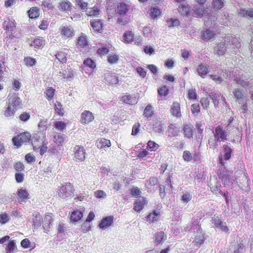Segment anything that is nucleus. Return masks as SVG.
Segmentation results:
<instances>
[{
	"instance_id": "nucleus-45",
	"label": "nucleus",
	"mask_w": 253,
	"mask_h": 253,
	"mask_svg": "<svg viewBox=\"0 0 253 253\" xmlns=\"http://www.w3.org/2000/svg\"><path fill=\"white\" fill-rule=\"evenodd\" d=\"M86 14L89 16H97L99 13V9L96 6H94L89 10H86Z\"/></svg>"
},
{
	"instance_id": "nucleus-23",
	"label": "nucleus",
	"mask_w": 253,
	"mask_h": 253,
	"mask_svg": "<svg viewBox=\"0 0 253 253\" xmlns=\"http://www.w3.org/2000/svg\"><path fill=\"white\" fill-rule=\"evenodd\" d=\"M182 131L184 133V137H186L187 138H193V127L190 125L188 124H186L184 125L183 128H182Z\"/></svg>"
},
{
	"instance_id": "nucleus-44",
	"label": "nucleus",
	"mask_w": 253,
	"mask_h": 253,
	"mask_svg": "<svg viewBox=\"0 0 253 253\" xmlns=\"http://www.w3.org/2000/svg\"><path fill=\"white\" fill-rule=\"evenodd\" d=\"M159 147V146L158 144L153 141L150 140L147 143L146 149L151 151H155L158 149Z\"/></svg>"
},
{
	"instance_id": "nucleus-8",
	"label": "nucleus",
	"mask_w": 253,
	"mask_h": 253,
	"mask_svg": "<svg viewBox=\"0 0 253 253\" xmlns=\"http://www.w3.org/2000/svg\"><path fill=\"white\" fill-rule=\"evenodd\" d=\"M209 96L212 99L215 108H218L220 106H224L226 103L225 97L219 92H211Z\"/></svg>"
},
{
	"instance_id": "nucleus-56",
	"label": "nucleus",
	"mask_w": 253,
	"mask_h": 253,
	"mask_svg": "<svg viewBox=\"0 0 253 253\" xmlns=\"http://www.w3.org/2000/svg\"><path fill=\"white\" fill-rule=\"evenodd\" d=\"M133 98L132 96L130 95H125L121 97V100L125 103L131 104L133 103Z\"/></svg>"
},
{
	"instance_id": "nucleus-52",
	"label": "nucleus",
	"mask_w": 253,
	"mask_h": 253,
	"mask_svg": "<svg viewBox=\"0 0 253 253\" xmlns=\"http://www.w3.org/2000/svg\"><path fill=\"white\" fill-rule=\"evenodd\" d=\"M192 198V195L190 193L185 192L181 196V200L183 203L187 204L191 200Z\"/></svg>"
},
{
	"instance_id": "nucleus-3",
	"label": "nucleus",
	"mask_w": 253,
	"mask_h": 253,
	"mask_svg": "<svg viewBox=\"0 0 253 253\" xmlns=\"http://www.w3.org/2000/svg\"><path fill=\"white\" fill-rule=\"evenodd\" d=\"M191 15L196 18L207 17L208 20L211 22H214L217 19L215 15L211 16L209 15L208 8L205 7L204 5L195 4L190 11Z\"/></svg>"
},
{
	"instance_id": "nucleus-55",
	"label": "nucleus",
	"mask_w": 253,
	"mask_h": 253,
	"mask_svg": "<svg viewBox=\"0 0 253 253\" xmlns=\"http://www.w3.org/2000/svg\"><path fill=\"white\" fill-rule=\"evenodd\" d=\"M198 219H197L195 221H193L191 224L190 225V229H191V231L193 232H195V230H196V232H197V231H199L200 230H202L199 224V221H198Z\"/></svg>"
},
{
	"instance_id": "nucleus-26",
	"label": "nucleus",
	"mask_w": 253,
	"mask_h": 253,
	"mask_svg": "<svg viewBox=\"0 0 253 253\" xmlns=\"http://www.w3.org/2000/svg\"><path fill=\"white\" fill-rule=\"evenodd\" d=\"M88 3L83 0H75V8L82 11H86L88 9Z\"/></svg>"
},
{
	"instance_id": "nucleus-31",
	"label": "nucleus",
	"mask_w": 253,
	"mask_h": 253,
	"mask_svg": "<svg viewBox=\"0 0 253 253\" xmlns=\"http://www.w3.org/2000/svg\"><path fill=\"white\" fill-rule=\"evenodd\" d=\"M146 202V200L144 198L137 200L134 204L133 209L136 211H140L143 209Z\"/></svg>"
},
{
	"instance_id": "nucleus-28",
	"label": "nucleus",
	"mask_w": 253,
	"mask_h": 253,
	"mask_svg": "<svg viewBox=\"0 0 253 253\" xmlns=\"http://www.w3.org/2000/svg\"><path fill=\"white\" fill-rule=\"evenodd\" d=\"M155 238V243L158 245L162 244L167 239V235L163 231L157 232L156 233Z\"/></svg>"
},
{
	"instance_id": "nucleus-9",
	"label": "nucleus",
	"mask_w": 253,
	"mask_h": 253,
	"mask_svg": "<svg viewBox=\"0 0 253 253\" xmlns=\"http://www.w3.org/2000/svg\"><path fill=\"white\" fill-rule=\"evenodd\" d=\"M215 229H220L222 232L229 234V229L225 222L223 221L218 216H214L211 220Z\"/></svg>"
},
{
	"instance_id": "nucleus-20",
	"label": "nucleus",
	"mask_w": 253,
	"mask_h": 253,
	"mask_svg": "<svg viewBox=\"0 0 253 253\" xmlns=\"http://www.w3.org/2000/svg\"><path fill=\"white\" fill-rule=\"evenodd\" d=\"M53 219L50 215H46L42 220V227L45 232L49 231L52 225Z\"/></svg>"
},
{
	"instance_id": "nucleus-33",
	"label": "nucleus",
	"mask_w": 253,
	"mask_h": 253,
	"mask_svg": "<svg viewBox=\"0 0 253 253\" xmlns=\"http://www.w3.org/2000/svg\"><path fill=\"white\" fill-rule=\"evenodd\" d=\"M18 196L21 202H25L29 199V194L28 191L25 189H20L18 193Z\"/></svg>"
},
{
	"instance_id": "nucleus-60",
	"label": "nucleus",
	"mask_w": 253,
	"mask_h": 253,
	"mask_svg": "<svg viewBox=\"0 0 253 253\" xmlns=\"http://www.w3.org/2000/svg\"><path fill=\"white\" fill-rule=\"evenodd\" d=\"M24 61L27 66L30 67L34 66L37 62L36 59L31 57H25Z\"/></svg>"
},
{
	"instance_id": "nucleus-46",
	"label": "nucleus",
	"mask_w": 253,
	"mask_h": 253,
	"mask_svg": "<svg viewBox=\"0 0 253 253\" xmlns=\"http://www.w3.org/2000/svg\"><path fill=\"white\" fill-rule=\"evenodd\" d=\"M153 114V107L150 105H148L144 111L143 115L146 118L152 117Z\"/></svg>"
},
{
	"instance_id": "nucleus-11",
	"label": "nucleus",
	"mask_w": 253,
	"mask_h": 253,
	"mask_svg": "<svg viewBox=\"0 0 253 253\" xmlns=\"http://www.w3.org/2000/svg\"><path fill=\"white\" fill-rule=\"evenodd\" d=\"M236 83L241 86L246 88L253 84L252 79L250 75L242 74L235 79Z\"/></svg>"
},
{
	"instance_id": "nucleus-22",
	"label": "nucleus",
	"mask_w": 253,
	"mask_h": 253,
	"mask_svg": "<svg viewBox=\"0 0 253 253\" xmlns=\"http://www.w3.org/2000/svg\"><path fill=\"white\" fill-rule=\"evenodd\" d=\"M96 146L98 148L105 150L111 146V142L109 140L101 138L96 141Z\"/></svg>"
},
{
	"instance_id": "nucleus-50",
	"label": "nucleus",
	"mask_w": 253,
	"mask_h": 253,
	"mask_svg": "<svg viewBox=\"0 0 253 253\" xmlns=\"http://www.w3.org/2000/svg\"><path fill=\"white\" fill-rule=\"evenodd\" d=\"M55 110L56 113L60 116H63L64 113V109L61 103L57 102L54 105Z\"/></svg>"
},
{
	"instance_id": "nucleus-36",
	"label": "nucleus",
	"mask_w": 253,
	"mask_h": 253,
	"mask_svg": "<svg viewBox=\"0 0 253 253\" xmlns=\"http://www.w3.org/2000/svg\"><path fill=\"white\" fill-rule=\"evenodd\" d=\"M159 216V213L156 211H154L150 213L146 218V221L151 222H154L156 221Z\"/></svg>"
},
{
	"instance_id": "nucleus-43",
	"label": "nucleus",
	"mask_w": 253,
	"mask_h": 253,
	"mask_svg": "<svg viewBox=\"0 0 253 253\" xmlns=\"http://www.w3.org/2000/svg\"><path fill=\"white\" fill-rule=\"evenodd\" d=\"M84 66L89 67L91 70L96 68L95 63L90 58H87L84 61Z\"/></svg>"
},
{
	"instance_id": "nucleus-41",
	"label": "nucleus",
	"mask_w": 253,
	"mask_h": 253,
	"mask_svg": "<svg viewBox=\"0 0 253 253\" xmlns=\"http://www.w3.org/2000/svg\"><path fill=\"white\" fill-rule=\"evenodd\" d=\"M30 18H36L39 16V11L36 7H32L28 11Z\"/></svg>"
},
{
	"instance_id": "nucleus-38",
	"label": "nucleus",
	"mask_w": 253,
	"mask_h": 253,
	"mask_svg": "<svg viewBox=\"0 0 253 253\" xmlns=\"http://www.w3.org/2000/svg\"><path fill=\"white\" fill-rule=\"evenodd\" d=\"M233 94L239 103H243V94L239 89H235L233 91Z\"/></svg>"
},
{
	"instance_id": "nucleus-21",
	"label": "nucleus",
	"mask_w": 253,
	"mask_h": 253,
	"mask_svg": "<svg viewBox=\"0 0 253 253\" xmlns=\"http://www.w3.org/2000/svg\"><path fill=\"white\" fill-rule=\"evenodd\" d=\"M104 75V79L108 83L111 84H117L118 83L119 79L115 74L108 72L105 74Z\"/></svg>"
},
{
	"instance_id": "nucleus-25",
	"label": "nucleus",
	"mask_w": 253,
	"mask_h": 253,
	"mask_svg": "<svg viewBox=\"0 0 253 253\" xmlns=\"http://www.w3.org/2000/svg\"><path fill=\"white\" fill-rule=\"evenodd\" d=\"M196 71L201 78H205L209 72V69L206 65L201 64L197 67Z\"/></svg>"
},
{
	"instance_id": "nucleus-53",
	"label": "nucleus",
	"mask_w": 253,
	"mask_h": 253,
	"mask_svg": "<svg viewBox=\"0 0 253 253\" xmlns=\"http://www.w3.org/2000/svg\"><path fill=\"white\" fill-rule=\"evenodd\" d=\"M153 129L155 132L158 133H162L164 131L163 125L159 122L155 123V124L154 125Z\"/></svg>"
},
{
	"instance_id": "nucleus-34",
	"label": "nucleus",
	"mask_w": 253,
	"mask_h": 253,
	"mask_svg": "<svg viewBox=\"0 0 253 253\" xmlns=\"http://www.w3.org/2000/svg\"><path fill=\"white\" fill-rule=\"evenodd\" d=\"M215 33L213 31L207 29L202 32V38L204 40H210L214 36Z\"/></svg>"
},
{
	"instance_id": "nucleus-39",
	"label": "nucleus",
	"mask_w": 253,
	"mask_h": 253,
	"mask_svg": "<svg viewBox=\"0 0 253 253\" xmlns=\"http://www.w3.org/2000/svg\"><path fill=\"white\" fill-rule=\"evenodd\" d=\"M61 34L65 38H68L74 35L72 30L67 27H63L62 28Z\"/></svg>"
},
{
	"instance_id": "nucleus-13",
	"label": "nucleus",
	"mask_w": 253,
	"mask_h": 253,
	"mask_svg": "<svg viewBox=\"0 0 253 253\" xmlns=\"http://www.w3.org/2000/svg\"><path fill=\"white\" fill-rule=\"evenodd\" d=\"M8 100L9 104L15 109H17L21 105V100L16 93L9 95Z\"/></svg>"
},
{
	"instance_id": "nucleus-29",
	"label": "nucleus",
	"mask_w": 253,
	"mask_h": 253,
	"mask_svg": "<svg viewBox=\"0 0 253 253\" xmlns=\"http://www.w3.org/2000/svg\"><path fill=\"white\" fill-rule=\"evenodd\" d=\"M59 9L62 11L68 12L71 10V5L69 1L60 2L58 6Z\"/></svg>"
},
{
	"instance_id": "nucleus-54",
	"label": "nucleus",
	"mask_w": 253,
	"mask_h": 253,
	"mask_svg": "<svg viewBox=\"0 0 253 253\" xmlns=\"http://www.w3.org/2000/svg\"><path fill=\"white\" fill-rule=\"evenodd\" d=\"M40 141V138L38 135L34 136L32 138V143L33 146V149L34 151H37L39 150L41 146H38V145L36 146L37 142H39Z\"/></svg>"
},
{
	"instance_id": "nucleus-61",
	"label": "nucleus",
	"mask_w": 253,
	"mask_h": 253,
	"mask_svg": "<svg viewBox=\"0 0 253 253\" xmlns=\"http://www.w3.org/2000/svg\"><path fill=\"white\" fill-rule=\"evenodd\" d=\"M116 8V1L115 0H108L106 3V8L108 11L114 10Z\"/></svg>"
},
{
	"instance_id": "nucleus-14",
	"label": "nucleus",
	"mask_w": 253,
	"mask_h": 253,
	"mask_svg": "<svg viewBox=\"0 0 253 253\" xmlns=\"http://www.w3.org/2000/svg\"><path fill=\"white\" fill-rule=\"evenodd\" d=\"M74 149L76 159L81 161H84L85 158V152L84 147L76 145Z\"/></svg>"
},
{
	"instance_id": "nucleus-58",
	"label": "nucleus",
	"mask_w": 253,
	"mask_h": 253,
	"mask_svg": "<svg viewBox=\"0 0 253 253\" xmlns=\"http://www.w3.org/2000/svg\"><path fill=\"white\" fill-rule=\"evenodd\" d=\"M42 9L43 11H48L50 9L52 10L54 8L52 3L48 1H43L42 2Z\"/></svg>"
},
{
	"instance_id": "nucleus-48",
	"label": "nucleus",
	"mask_w": 253,
	"mask_h": 253,
	"mask_svg": "<svg viewBox=\"0 0 253 253\" xmlns=\"http://www.w3.org/2000/svg\"><path fill=\"white\" fill-rule=\"evenodd\" d=\"M56 58L59 61L62 63H66L67 61L66 54L63 52H58L56 54Z\"/></svg>"
},
{
	"instance_id": "nucleus-16",
	"label": "nucleus",
	"mask_w": 253,
	"mask_h": 253,
	"mask_svg": "<svg viewBox=\"0 0 253 253\" xmlns=\"http://www.w3.org/2000/svg\"><path fill=\"white\" fill-rule=\"evenodd\" d=\"M130 9V6L125 2H121L117 5V13L121 16L126 15Z\"/></svg>"
},
{
	"instance_id": "nucleus-12",
	"label": "nucleus",
	"mask_w": 253,
	"mask_h": 253,
	"mask_svg": "<svg viewBox=\"0 0 253 253\" xmlns=\"http://www.w3.org/2000/svg\"><path fill=\"white\" fill-rule=\"evenodd\" d=\"M30 137L31 135L29 132H24L17 137H14L12 138V142L15 146L20 147L23 143L29 141Z\"/></svg>"
},
{
	"instance_id": "nucleus-18",
	"label": "nucleus",
	"mask_w": 253,
	"mask_h": 253,
	"mask_svg": "<svg viewBox=\"0 0 253 253\" xmlns=\"http://www.w3.org/2000/svg\"><path fill=\"white\" fill-rule=\"evenodd\" d=\"M83 209L73 211L70 215V219L72 222H76L81 220L83 217Z\"/></svg>"
},
{
	"instance_id": "nucleus-51",
	"label": "nucleus",
	"mask_w": 253,
	"mask_h": 253,
	"mask_svg": "<svg viewBox=\"0 0 253 253\" xmlns=\"http://www.w3.org/2000/svg\"><path fill=\"white\" fill-rule=\"evenodd\" d=\"M158 94L161 96H167L169 92V87L166 85H163L158 89Z\"/></svg>"
},
{
	"instance_id": "nucleus-57",
	"label": "nucleus",
	"mask_w": 253,
	"mask_h": 253,
	"mask_svg": "<svg viewBox=\"0 0 253 253\" xmlns=\"http://www.w3.org/2000/svg\"><path fill=\"white\" fill-rule=\"evenodd\" d=\"M191 110L192 114L194 116L198 115V114L200 112V106L198 103H194L191 105Z\"/></svg>"
},
{
	"instance_id": "nucleus-4",
	"label": "nucleus",
	"mask_w": 253,
	"mask_h": 253,
	"mask_svg": "<svg viewBox=\"0 0 253 253\" xmlns=\"http://www.w3.org/2000/svg\"><path fill=\"white\" fill-rule=\"evenodd\" d=\"M219 178L225 185H230L233 183V171L227 169L224 165H220L217 171Z\"/></svg>"
},
{
	"instance_id": "nucleus-64",
	"label": "nucleus",
	"mask_w": 253,
	"mask_h": 253,
	"mask_svg": "<svg viewBox=\"0 0 253 253\" xmlns=\"http://www.w3.org/2000/svg\"><path fill=\"white\" fill-rule=\"evenodd\" d=\"M15 247V242L14 241L10 240L6 248L7 253H11L14 250Z\"/></svg>"
},
{
	"instance_id": "nucleus-19",
	"label": "nucleus",
	"mask_w": 253,
	"mask_h": 253,
	"mask_svg": "<svg viewBox=\"0 0 253 253\" xmlns=\"http://www.w3.org/2000/svg\"><path fill=\"white\" fill-rule=\"evenodd\" d=\"M113 222V217L109 216L103 218L99 224V227L102 229H105L111 225Z\"/></svg>"
},
{
	"instance_id": "nucleus-5",
	"label": "nucleus",
	"mask_w": 253,
	"mask_h": 253,
	"mask_svg": "<svg viewBox=\"0 0 253 253\" xmlns=\"http://www.w3.org/2000/svg\"><path fill=\"white\" fill-rule=\"evenodd\" d=\"M223 150L220 153V155L218 158L219 165H224L225 161H228L231 158L233 154V150L231 148V145L229 143H226L222 146Z\"/></svg>"
},
{
	"instance_id": "nucleus-30",
	"label": "nucleus",
	"mask_w": 253,
	"mask_h": 253,
	"mask_svg": "<svg viewBox=\"0 0 253 253\" xmlns=\"http://www.w3.org/2000/svg\"><path fill=\"white\" fill-rule=\"evenodd\" d=\"M239 15L244 17H249L253 18V9H246L241 8L239 10Z\"/></svg>"
},
{
	"instance_id": "nucleus-62",
	"label": "nucleus",
	"mask_w": 253,
	"mask_h": 253,
	"mask_svg": "<svg viewBox=\"0 0 253 253\" xmlns=\"http://www.w3.org/2000/svg\"><path fill=\"white\" fill-rule=\"evenodd\" d=\"M66 124L62 121H56L54 127L58 130L62 131L66 127Z\"/></svg>"
},
{
	"instance_id": "nucleus-15",
	"label": "nucleus",
	"mask_w": 253,
	"mask_h": 253,
	"mask_svg": "<svg viewBox=\"0 0 253 253\" xmlns=\"http://www.w3.org/2000/svg\"><path fill=\"white\" fill-rule=\"evenodd\" d=\"M90 24L95 32L100 33H102L103 23L101 19L91 20L90 21Z\"/></svg>"
},
{
	"instance_id": "nucleus-47",
	"label": "nucleus",
	"mask_w": 253,
	"mask_h": 253,
	"mask_svg": "<svg viewBox=\"0 0 253 253\" xmlns=\"http://www.w3.org/2000/svg\"><path fill=\"white\" fill-rule=\"evenodd\" d=\"M119 60V56L115 54H110L108 55L107 61L111 64L116 63Z\"/></svg>"
},
{
	"instance_id": "nucleus-32",
	"label": "nucleus",
	"mask_w": 253,
	"mask_h": 253,
	"mask_svg": "<svg viewBox=\"0 0 253 253\" xmlns=\"http://www.w3.org/2000/svg\"><path fill=\"white\" fill-rule=\"evenodd\" d=\"M179 104L178 102H174L170 109V112L172 115L176 117H179L181 116Z\"/></svg>"
},
{
	"instance_id": "nucleus-35",
	"label": "nucleus",
	"mask_w": 253,
	"mask_h": 253,
	"mask_svg": "<svg viewBox=\"0 0 253 253\" xmlns=\"http://www.w3.org/2000/svg\"><path fill=\"white\" fill-rule=\"evenodd\" d=\"M244 244L242 242L230 246V249H233V253H243Z\"/></svg>"
},
{
	"instance_id": "nucleus-49",
	"label": "nucleus",
	"mask_w": 253,
	"mask_h": 253,
	"mask_svg": "<svg viewBox=\"0 0 253 253\" xmlns=\"http://www.w3.org/2000/svg\"><path fill=\"white\" fill-rule=\"evenodd\" d=\"M161 13V11L157 6L152 7L150 10V15L153 19H155Z\"/></svg>"
},
{
	"instance_id": "nucleus-40",
	"label": "nucleus",
	"mask_w": 253,
	"mask_h": 253,
	"mask_svg": "<svg viewBox=\"0 0 253 253\" xmlns=\"http://www.w3.org/2000/svg\"><path fill=\"white\" fill-rule=\"evenodd\" d=\"M223 4L224 2L222 0H213L212 2V8L215 10L221 9Z\"/></svg>"
},
{
	"instance_id": "nucleus-42",
	"label": "nucleus",
	"mask_w": 253,
	"mask_h": 253,
	"mask_svg": "<svg viewBox=\"0 0 253 253\" xmlns=\"http://www.w3.org/2000/svg\"><path fill=\"white\" fill-rule=\"evenodd\" d=\"M44 41L40 38H36L31 43V45L35 48H40L43 44Z\"/></svg>"
},
{
	"instance_id": "nucleus-10",
	"label": "nucleus",
	"mask_w": 253,
	"mask_h": 253,
	"mask_svg": "<svg viewBox=\"0 0 253 253\" xmlns=\"http://www.w3.org/2000/svg\"><path fill=\"white\" fill-rule=\"evenodd\" d=\"M2 26L6 34L9 36L11 39H12L14 36L12 35L15 32L16 26L15 21L13 19L7 18L5 19L2 24Z\"/></svg>"
},
{
	"instance_id": "nucleus-7",
	"label": "nucleus",
	"mask_w": 253,
	"mask_h": 253,
	"mask_svg": "<svg viewBox=\"0 0 253 253\" xmlns=\"http://www.w3.org/2000/svg\"><path fill=\"white\" fill-rule=\"evenodd\" d=\"M124 42L127 43L134 42L135 45H139L142 42V37L140 36H134L131 31H126L123 34Z\"/></svg>"
},
{
	"instance_id": "nucleus-27",
	"label": "nucleus",
	"mask_w": 253,
	"mask_h": 253,
	"mask_svg": "<svg viewBox=\"0 0 253 253\" xmlns=\"http://www.w3.org/2000/svg\"><path fill=\"white\" fill-rule=\"evenodd\" d=\"M179 128L175 126L174 125L170 124L168 128V137L172 138L178 135Z\"/></svg>"
},
{
	"instance_id": "nucleus-1",
	"label": "nucleus",
	"mask_w": 253,
	"mask_h": 253,
	"mask_svg": "<svg viewBox=\"0 0 253 253\" xmlns=\"http://www.w3.org/2000/svg\"><path fill=\"white\" fill-rule=\"evenodd\" d=\"M241 47V43L239 40L232 36H226L224 42H221L216 45L214 48V52L219 56L223 55L227 48H231V52H236L235 48L239 49Z\"/></svg>"
},
{
	"instance_id": "nucleus-2",
	"label": "nucleus",
	"mask_w": 253,
	"mask_h": 253,
	"mask_svg": "<svg viewBox=\"0 0 253 253\" xmlns=\"http://www.w3.org/2000/svg\"><path fill=\"white\" fill-rule=\"evenodd\" d=\"M213 135L208 140V144L211 149H216L220 142H224L227 140L228 133L223 127L219 125L212 130Z\"/></svg>"
},
{
	"instance_id": "nucleus-17",
	"label": "nucleus",
	"mask_w": 253,
	"mask_h": 253,
	"mask_svg": "<svg viewBox=\"0 0 253 253\" xmlns=\"http://www.w3.org/2000/svg\"><path fill=\"white\" fill-rule=\"evenodd\" d=\"M94 119V115L89 111H84L81 114V123L87 124Z\"/></svg>"
},
{
	"instance_id": "nucleus-59",
	"label": "nucleus",
	"mask_w": 253,
	"mask_h": 253,
	"mask_svg": "<svg viewBox=\"0 0 253 253\" xmlns=\"http://www.w3.org/2000/svg\"><path fill=\"white\" fill-rule=\"evenodd\" d=\"M209 76L211 79L214 81L217 84H220L223 81L222 77L216 75V74L210 75Z\"/></svg>"
},
{
	"instance_id": "nucleus-37",
	"label": "nucleus",
	"mask_w": 253,
	"mask_h": 253,
	"mask_svg": "<svg viewBox=\"0 0 253 253\" xmlns=\"http://www.w3.org/2000/svg\"><path fill=\"white\" fill-rule=\"evenodd\" d=\"M42 217L40 215L36 214L33 218V226L34 229H38L41 225Z\"/></svg>"
},
{
	"instance_id": "nucleus-63",
	"label": "nucleus",
	"mask_w": 253,
	"mask_h": 253,
	"mask_svg": "<svg viewBox=\"0 0 253 253\" xmlns=\"http://www.w3.org/2000/svg\"><path fill=\"white\" fill-rule=\"evenodd\" d=\"M183 158L185 161L190 162L193 159L192 154L189 151L185 150L183 153Z\"/></svg>"
},
{
	"instance_id": "nucleus-24",
	"label": "nucleus",
	"mask_w": 253,
	"mask_h": 253,
	"mask_svg": "<svg viewBox=\"0 0 253 253\" xmlns=\"http://www.w3.org/2000/svg\"><path fill=\"white\" fill-rule=\"evenodd\" d=\"M206 240L205 237V234L203 233L202 230L197 231L195 236V240L194 242L197 245V247H200L202 244L203 243L204 241Z\"/></svg>"
},
{
	"instance_id": "nucleus-6",
	"label": "nucleus",
	"mask_w": 253,
	"mask_h": 253,
	"mask_svg": "<svg viewBox=\"0 0 253 253\" xmlns=\"http://www.w3.org/2000/svg\"><path fill=\"white\" fill-rule=\"evenodd\" d=\"M73 185L71 183L67 182L60 188L58 192V196L63 199L70 198L73 195Z\"/></svg>"
}]
</instances>
